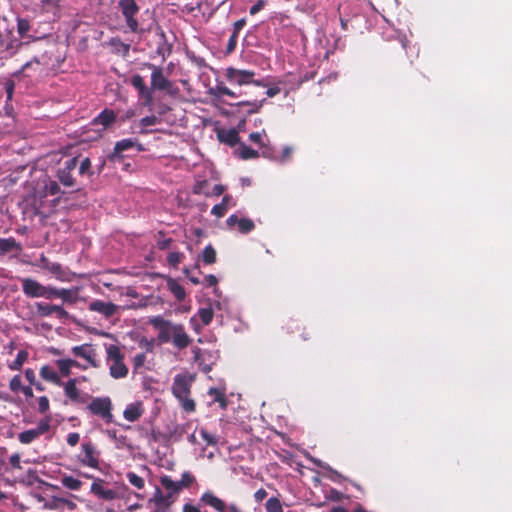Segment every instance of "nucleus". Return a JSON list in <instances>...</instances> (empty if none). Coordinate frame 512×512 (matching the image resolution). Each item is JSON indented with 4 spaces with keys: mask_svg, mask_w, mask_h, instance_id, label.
Instances as JSON below:
<instances>
[{
    "mask_svg": "<svg viewBox=\"0 0 512 512\" xmlns=\"http://www.w3.org/2000/svg\"><path fill=\"white\" fill-rule=\"evenodd\" d=\"M29 353L26 350H20L17 353L15 360L9 364V368L13 371L20 370L23 364L27 361Z\"/></svg>",
    "mask_w": 512,
    "mask_h": 512,
    "instance_id": "nucleus-33",
    "label": "nucleus"
},
{
    "mask_svg": "<svg viewBox=\"0 0 512 512\" xmlns=\"http://www.w3.org/2000/svg\"><path fill=\"white\" fill-rule=\"evenodd\" d=\"M22 387H23V385H22V381H21V376L20 375L13 376L9 383L10 390L14 393H18L19 391H21Z\"/></svg>",
    "mask_w": 512,
    "mask_h": 512,
    "instance_id": "nucleus-47",
    "label": "nucleus"
},
{
    "mask_svg": "<svg viewBox=\"0 0 512 512\" xmlns=\"http://www.w3.org/2000/svg\"><path fill=\"white\" fill-rule=\"evenodd\" d=\"M170 342H172L173 346L176 347L177 349L183 350L191 344L192 339L186 333L185 328L182 324H175V326H173V332L171 335Z\"/></svg>",
    "mask_w": 512,
    "mask_h": 512,
    "instance_id": "nucleus-15",
    "label": "nucleus"
},
{
    "mask_svg": "<svg viewBox=\"0 0 512 512\" xmlns=\"http://www.w3.org/2000/svg\"><path fill=\"white\" fill-rule=\"evenodd\" d=\"M200 435L203 438V440L207 443V445L214 446L217 444V438L213 434L209 433L207 430L202 428L200 430Z\"/></svg>",
    "mask_w": 512,
    "mask_h": 512,
    "instance_id": "nucleus-49",
    "label": "nucleus"
},
{
    "mask_svg": "<svg viewBox=\"0 0 512 512\" xmlns=\"http://www.w3.org/2000/svg\"><path fill=\"white\" fill-rule=\"evenodd\" d=\"M135 142L132 139H122L116 142L113 152L108 156L112 162L121 161L123 159L122 152L134 147Z\"/></svg>",
    "mask_w": 512,
    "mask_h": 512,
    "instance_id": "nucleus-19",
    "label": "nucleus"
},
{
    "mask_svg": "<svg viewBox=\"0 0 512 512\" xmlns=\"http://www.w3.org/2000/svg\"><path fill=\"white\" fill-rule=\"evenodd\" d=\"M86 409L94 416H98L104 420L105 423L109 424L113 422V404L112 400L108 396L103 397H92L90 403Z\"/></svg>",
    "mask_w": 512,
    "mask_h": 512,
    "instance_id": "nucleus-4",
    "label": "nucleus"
},
{
    "mask_svg": "<svg viewBox=\"0 0 512 512\" xmlns=\"http://www.w3.org/2000/svg\"><path fill=\"white\" fill-rule=\"evenodd\" d=\"M229 83L244 86L254 84L255 86H265L261 80H255V72L252 70H241L234 67H228L225 72Z\"/></svg>",
    "mask_w": 512,
    "mask_h": 512,
    "instance_id": "nucleus-6",
    "label": "nucleus"
},
{
    "mask_svg": "<svg viewBox=\"0 0 512 512\" xmlns=\"http://www.w3.org/2000/svg\"><path fill=\"white\" fill-rule=\"evenodd\" d=\"M144 413L143 403L138 401L126 406L123 417L130 422L137 421Z\"/></svg>",
    "mask_w": 512,
    "mask_h": 512,
    "instance_id": "nucleus-21",
    "label": "nucleus"
},
{
    "mask_svg": "<svg viewBox=\"0 0 512 512\" xmlns=\"http://www.w3.org/2000/svg\"><path fill=\"white\" fill-rule=\"evenodd\" d=\"M201 259L203 261L204 264L206 265H211V264H214L217 260V253H216V250L214 249V247L209 244L207 245L203 251H202V254H201Z\"/></svg>",
    "mask_w": 512,
    "mask_h": 512,
    "instance_id": "nucleus-29",
    "label": "nucleus"
},
{
    "mask_svg": "<svg viewBox=\"0 0 512 512\" xmlns=\"http://www.w3.org/2000/svg\"><path fill=\"white\" fill-rule=\"evenodd\" d=\"M72 353L76 357L85 359L91 367L98 368L100 366V363L97 360V353L92 347V344L86 343L79 346H74L72 348Z\"/></svg>",
    "mask_w": 512,
    "mask_h": 512,
    "instance_id": "nucleus-14",
    "label": "nucleus"
},
{
    "mask_svg": "<svg viewBox=\"0 0 512 512\" xmlns=\"http://www.w3.org/2000/svg\"><path fill=\"white\" fill-rule=\"evenodd\" d=\"M33 64L40 65L42 64V61L40 58L34 57L31 61L26 62L16 74L24 72L28 68L32 67Z\"/></svg>",
    "mask_w": 512,
    "mask_h": 512,
    "instance_id": "nucleus-61",
    "label": "nucleus"
},
{
    "mask_svg": "<svg viewBox=\"0 0 512 512\" xmlns=\"http://www.w3.org/2000/svg\"><path fill=\"white\" fill-rule=\"evenodd\" d=\"M265 101H266L265 98L262 100H253V101L246 100V101H240V102H237L235 104H230V105L237 106V107L247 106L248 107L247 113L254 114V113L259 112V110L261 109V107L263 106Z\"/></svg>",
    "mask_w": 512,
    "mask_h": 512,
    "instance_id": "nucleus-26",
    "label": "nucleus"
},
{
    "mask_svg": "<svg viewBox=\"0 0 512 512\" xmlns=\"http://www.w3.org/2000/svg\"><path fill=\"white\" fill-rule=\"evenodd\" d=\"M266 2L264 0H258L254 5H252L249 9V13L251 15H255L257 14L259 11H261L264 6H265Z\"/></svg>",
    "mask_w": 512,
    "mask_h": 512,
    "instance_id": "nucleus-59",
    "label": "nucleus"
},
{
    "mask_svg": "<svg viewBox=\"0 0 512 512\" xmlns=\"http://www.w3.org/2000/svg\"><path fill=\"white\" fill-rule=\"evenodd\" d=\"M208 185L207 180L198 181L194 184L192 191L195 195H205L208 197L210 196V192L207 190Z\"/></svg>",
    "mask_w": 512,
    "mask_h": 512,
    "instance_id": "nucleus-43",
    "label": "nucleus"
},
{
    "mask_svg": "<svg viewBox=\"0 0 512 512\" xmlns=\"http://www.w3.org/2000/svg\"><path fill=\"white\" fill-rule=\"evenodd\" d=\"M239 232L248 234L255 228L254 222L249 218H241L237 223Z\"/></svg>",
    "mask_w": 512,
    "mask_h": 512,
    "instance_id": "nucleus-39",
    "label": "nucleus"
},
{
    "mask_svg": "<svg viewBox=\"0 0 512 512\" xmlns=\"http://www.w3.org/2000/svg\"><path fill=\"white\" fill-rule=\"evenodd\" d=\"M117 119L116 113L111 109H104L92 121L93 125H101L103 129H107Z\"/></svg>",
    "mask_w": 512,
    "mask_h": 512,
    "instance_id": "nucleus-20",
    "label": "nucleus"
},
{
    "mask_svg": "<svg viewBox=\"0 0 512 512\" xmlns=\"http://www.w3.org/2000/svg\"><path fill=\"white\" fill-rule=\"evenodd\" d=\"M62 504H63V505H61L62 512H73L77 507L76 504L72 500L65 499V498H63Z\"/></svg>",
    "mask_w": 512,
    "mask_h": 512,
    "instance_id": "nucleus-58",
    "label": "nucleus"
},
{
    "mask_svg": "<svg viewBox=\"0 0 512 512\" xmlns=\"http://www.w3.org/2000/svg\"><path fill=\"white\" fill-rule=\"evenodd\" d=\"M52 416L46 415L38 421L35 428L25 430L18 434V441L28 445L36 441L40 436L48 433L51 429Z\"/></svg>",
    "mask_w": 512,
    "mask_h": 512,
    "instance_id": "nucleus-5",
    "label": "nucleus"
},
{
    "mask_svg": "<svg viewBox=\"0 0 512 512\" xmlns=\"http://www.w3.org/2000/svg\"><path fill=\"white\" fill-rule=\"evenodd\" d=\"M183 254L180 252H171L167 256L168 263L173 266L177 267V265L182 261Z\"/></svg>",
    "mask_w": 512,
    "mask_h": 512,
    "instance_id": "nucleus-48",
    "label": "nucleus"
},
{
    "mask_svg": "<svg viewBox=\"0 0 512 512\" xmlns=\"http://www.w3.org/2000/svg\"><path fill=\"white\" fill-rule=\"evenodd\" d=\"M200 502L211 507L216 512H244L236 503L227 505L224 500L211 491L204 492L200 497Z\"/></svg>",
    "mask_w": 512,
    "mask_h": 512,
    "instance_id": "nucleus-8",
    "label": "nucleus"
},
{
    "mask_svg": "<svg viewBox=\"0 0 512 512\" xmlns=\"http://www.w3.org/2000/svg\"><path fill=\"white\" fill-rule=\"evenodd\" d=\"M267 497V491L264 488L258 489L254 493V499L256 502H261Z\"/></svg>",
    "mask_w": 512,
    "mask_h": 512,
    "instance_id": "nucleus-64",
    "label": "nucleus"
},
{
    "mask_svg": "<svg viewBox=\"0 0 512 512\" xmlns=\"http://www.w3.org/2000/svg\"><path fill=\"white\" fill-rule=\"evenodd\" d=\"M149 323L159 331L157 339L160 343H168L171 341L173 326H175V324L164 319L162 316L150 318Z\"/></svg>",
    "mask_w": 512,
    "mask_h": 512,
    "instance_id": "nucleus-13",
    "label": "nucleus"
},
{
    "mask_svg": "<svg viewBox=\"0 0 512 512\" xmlns=\"http://www.w3.org/2000/svg\"><path fill=\"white\" fill-rule=\"evenodd\" d=\"M39 373L41 378L45 381L51 382L58 386L63 384L59 374L49 365L42 366Z\"/></svg>",
    "mask_w": 512,
    "mask_h": 512,
    "instance_id": "nucleus-23",
    "label": "nucleus"
},
{
    "mask_svg": "<svg viewBox=\"0 0 512 512\" xmlns=\"http://www.w3.org/2000/svg\"><path fill=\"white\" fill-rule=\"evenodd\" d=\"M266 512H284L281 501L277 497L269 498L265 503Z\"/></svg>",
    "mask_w": 512,
    "mask_h": 512,
    "instance_id": "nucleus-37",
    "label": "nucleus"
},
{
    "mask_svg": "<svg viewBox=\"0 0 512 512\" xmlns=\"http://www.w3.org/2000/svg\"><path fill=\"white\" fill-rule=\"evenodd\" d=\"M100 451L96 445L91 441H86L81 444V451L77 455V460L83 466L93 469H99L100 465Z\"/></svg>",
    "mask_w": 512,
    "mask_h": 512,
    "instance_id": "nucleus-7",
    "label": "nucleus"
},
{
    "mask_svg": "<svg viewBox=\"0 0 512 512\" xmlns=\"http://www.w3.org/2000/svg\"><path fill=\"white\" fill-rule=\"evenodd\" d=\"M143 66L152 71L150 82L152 89H154L155 91H169L172 88L173 84L164 75L162 67L156 66L149 62L144 63Z\"/></svg>",
    "mask_w": 512,
    "mask_h": 512,
    "instance_id": "nucleus-12",
    "label": "nucleus"
},
{
    "mask_svg": "<svg viewBox=\"0 0 512 512\" xmlns=\"http://www.w3.org/2000/svg\"><path fill=\"white\" fill-rule=\"evenodd\" d=\"M159 122V119L155 115L146 116L140 120L142 127L154 126Z\"/></svg>",
    "mask_w": 512,
    "mask_h": 512,
    "instance_id": "nucleus-52",
    "label": "nucleus"
},
{
    "mask_svg": "<svg viewBox=\"0 0 512 512\" xmlns=\"http://www.w3.org/2000/svg\"><path fill=\"white\" fill-rule=\"evenodd\" d=\"M208 394L213 397V401L219 403L220 407L225 409L227 407V399L224 392L217 388H210Z\"/></svg>",
    "mask_w": 512,
    "mask_h": 512,
    "instance_id": "nucleus-35",
    "label": "nucleus"
},
{
    "mask_svg": "<svg viewBox=\"0 0 512 512\" xmlns=\"http://www.w3.org/2000/svg\"><path fill=\"white\" fill-rule=\"evenodd\" d=\"M78 174L80 176H92L93 175V171H92V164H91V160L90 158L88 157H84L82 158L81 160L78 159Z\"/></svg>",
    "mask_w": 512,
    "mask_h": 512,
    "instance_id": "nucleus-32",
    "label": "nucleus"
},
{
    "mask_svg": "<svg viewBox=\"0 0 512 512\" xmlns=\"http://www.w3.org/2000/svg\"><path fill=\"white\" fill-rule=\"evenodd\" d=\"M218 139L220 142L225 143L231 147L235 146L239 143L240 137L238 134V131L234 128L228 129V130H220L217 133Z\"/></svg>",
    "mask_w": 512,
    "mask_h": 512,
    "instance_id": "nucleus-22",
    "label": "nucleus"
},
{
    "mask_svg": "<svg viewBox=\"0 0 512 512\" xmlns=\"http://www.w3.org/2000/svg\"><path fill=\"white\" fill-rule=\"evenodd\" d=\"M91 493L101 500L111 501L117 498V492L104 486V480L97 478L91 485Z\"/></svg>",
    "mask_w": 512,
    "mask_h": 512,
    "instance_id": "nucleus-16",
    "label": "nucleus"
},
{
    "mask_svg": "<svg viewBox=\"0 0 512 512\" xmlns=\"http://www.w3.org/2000/svg\"><path fill=\"white\" fill-rule=\"evenodd\" d=\"M195 482V477L190 472H184L181 476V480L178 481L180 491L183 488H189Z\"/></svg>",
    "mask_w": 512,
    "mask_h": 512,
    "instance_id": "nucleus-44",
    "label": "nucleus"
},
{
    "mask_svg": "<svg viewBox=\"0 0 512 512\" xmlns=\"http://www.w3.org/2000/svg\"><path fill=\"white\" fill-rule=\"evenodd\" d=\"M239 156L243 160H249L259 157L257 150H254L244 143L239 145Z\"/></svg>",
    "mask_w": 512,
    "mask_h": 512,
    "instance_id": "nucleus-34",
    "label": "nucleus"
},
{
    "mask_svg": "<svg viewBox=\"0 0 512 512\" xmlns=\"http://www.w3.org/2000/svg\"><path fill=\"white\" fill-rule=\"evenodd\" d=\"M211 94L214 95L215 97H220V96L225 95V96H229L232 98H236L241 95V94H237L236 92H234L233 90H231L230 88H228L227 86H225L222 83H219L214 88H212Z\"/></svg>",
    "mask_w": 512,
    "mask_h": 512,
    "instance_id": "nucleus-30",
    "label": "nucleus"
},
{
    "mask_svg": "<svg viewBox=\"0 0 512 512\" xmlns=\"http://www.w3.org/2000/svg\"><path fill=\"white\" fill-rule=\"evenodd\" d=\"M146 361V354L145 353H138L133 358V367L134 370H138L141 368Z\"/></svg>",
    "mask_w": 512,
    "mask_h": 512,
    "instance_id": "nucleus-51",
    "label": "nucleus"
},
{
    "mask_svg": "<svg viewBox=\"0 0 512 512\" xmlns=\"http://www.w3.org/2000/svg\"><path fill=\"white\" fill-rule=\"evenodd\" d=\"M195 376L191 374H177L172 384V394L181 404L182 409L187 413L195 412L196 403L190 397L192 383Z\"/></svg>",
    "mask_w": 512,
    "mask_h": 512,
    "instance_id": "nucleus-2",
    "label": "nucleus"
},
{
    "mask_svg": "<svg viewBox=\"0 0 512 512\" xmlns=\"http://www.w3.org/2000/svg\"><path fill=\"white\" fill-rule=\"evenodd\" d=\"M130 84L136 89V90H140L141 88H143L145 84L144 82V79L142 76H140L139 74H136L134 75L131 80H130Z\"/></svg>",
    "mask_w": 512,
    "mask_h": 512,
    "instance_id": "nucleus-54",
    "label": "nucleus"
},
{
    "mask_svg": "<svg viewBox=\"0 0 512 512\" xmlns=\"http://www.w3.org/2000/svg\"><path fill=\"white\" fill-rule=\"evenodd\" d=\"M56 365L62 376L67 377L70 375L71 368L73 367L71 359H58L56 360Z\"/></svg>",
    "mask_w": 512,
    "mask_h": 512,
    "instance_id": "nucleus-38",
    "label": "nucleus"
},
{
    "mask_svg": "<svg viewBox=\"0 0 512 512\" xmlns=\"http://www.w3.org/2000/svg\"><path fill=\"white\" fill-rule=\"evenodd\" d=\"M77 165L78 157H72L64 161L62 166L57 170V178L63 186L74 188L78 185L76 178L73 176Z\"/></svg>",
    "mask_w": 512,
    "mask_h": 512,
    "instance_id": "nucleus-9",
    "label": "nucleus"
},
{
    "mask_svg": "<svg viewBox=\"0 0 512 512\" xmlns=\"http://www.w3.org/2000/svg\"><path fill=\"white\" fill-rule=\"evenodd\" d=\"M238 36L237 34L235 33H232L229 37V40H228V43H227V47H226V52L228 54L232 53L236 46H237V39H238Z\"/></svg>",
    "mask_w": 512,
    "mask_h": 512,
    "instance_id": "nucleus-55",
    "label": "nucleus"
},
{
    "mask_svg": "<svg viewBox=\"0 0 512 512\" xmlns=\"http://www.w3.org/2000/svg\"><path fill=\"white\" fill-rule=\"evenodd\" d=\"M160 483L167 490L168 496L173 494H177L180 492V486L178 485V481H173L172 478L168 475H164L160 478Z\"/></svg>",
    "mask_w": 512,
    "mask_h": 512,
    "instance_id": "nucleus-27",
    "label": "nucleus"
},
{
    "mask_svg": "<svg viewBox=\"0 0 512 512\" xmlns=\"http://www.w3.org/2000/svg\"><path fill=\"white\" fill-rule=\"evenodd\" d=\"M80 435L77 432L69 433L67 436V444L70 446H76L79 443Z\"/></svg>",
    "mask_w": 512,
    "mask_h": 512,
    "instance_id": "nucleus-60",
    "label": "nucleus"
},
{
    "mask_svg": "<svg viewBox=\"0 0 512 512\" xmlns=\"http://www.w3.org/2000/svg\"><path fill=\"white\" fill-rule=\"evenodd\" d=\"M198 315L201 319V322L207 326L209 325L212 320H213V317H214V311L211 307H207V308H200L199 311H198Z\"/></svg>",
    "mask_w": 512,
    "mask_h": 512,
    "instance_id": "nucleus-40",
    "label": "nucleus"
},
{
    "mask_svg": "<svg viewBox=\"0 0 512 512\" xmlns=\"http://www.w3.org/2000/svg\"><path fill=\"white\" fill-rule=\"evenodd\" d=\"M118 307L112 302H104L102 300H94L89 304V310L93 312L100 313L104 315L106 318L112 317Z\"/></svg>",
    "mask_w": 512,
    "mask_h": 512,
    "instance_id": "nucleus-18",
    "label": "nucleus"
},
{
    "mask_svg": "<svg viewBox=\"0 0 512 512\" xmlns=\"http://www.w3.org/2000/svg\"><path fill=\"white\" fill-rule=\"evenodd\" d=\"M106 362L109 366V374L114 379H122L128 375V367L124 363V353L115 344L105 346Z\"/></svg>",
    "mask_w": 512,
    "mask_h": 512,
    "instance_id": "nucleus-3",
    "label": "nucleus"
},
{
    "mask_svg": "<svg viewBox=\"0 0 512 512\" xmlns=\"http://www.w3.org/2000/svg\"><path fill=\"white\" fill-rule=\"evenodd\" d=\"M63 502V498L62 497H53L47 504L46 506L50 509H56V510H60L62 509V504Z\"/></svg>",
    "mask_w": 512,
    "mask_h": 512,
    "instance_id": "nucleus-57",
    "label": "nucleus"
},
{
    "mask_svg": "<svg viewBox=\"0 0 512 512\" xmlns=\"http://www.w3.org/2000/svg\"><path fill=\"white\" fill-rule=\"evenodd\" d=\"M61 481L64 487L74 491L79 490L82 486V481L73 476H64Z\"/></svg>",
    "mask_w": 512,
    "mask_h": 512,
    "instance_id": "nucleus-36",
    "label": "nucleus"
},
{
    "mask_svg": "<svg viewBox=\"0 0 512 512\" xmlns=\"http://www.w3.org/2000/svg\"><path fill=\"white\" fill-rule=\"evenodd\" d=\"M118 6L121 10L123 17L125 18L127 27L132 32H137L139 28L138 20L136 15L140 11V7L135 0H119Z\"/></svg>",
    "mask_w": 512,
    "mask_h": 512,
    "instance_id": "nucleus-10",
    "label": "nucleus"
},
{
    "mask_svg": "<svg viewBox=\"0 0 512 512\" xmlns=\"http://www.w3.org/2000/svg\"><path fill=\"white\" fill-rule=\"evenodd\" d=\"M22 291L28 298H44L46 300L60 299L63 304L74 305L79 300V289L58 288L52 285H43L39 281L26 277L21 279Z\"/></svg>",
    "mask_w": 512,
    "mask_h": 512,
    "instance_id": "nucleus-1",
    "label": "nucleus"
},
{
    "mask_svg": "<svg viewBox=\"0 0 512 512\" xmlns=\"http://www.w3.org/2000/svg\"><path fill=\"white\" fill-rule=\"evenodd\" d=\"M9 463L13 469L20 470L21 467V456L19 453L12 454L9 458Z\"/></svg>",
    "mask_w": 512,
    "mask_h": 512,
    "instance_id": "nucleus-56",
    "label": "nucleus"
},
{
    "mask_svg": "<svg viewBox=\"0 0 512 512\" xmlns=\"http://www.w3.org/2000/svg\"><path fill=\"white\" fill-rule=\"evenodd\" d=\"M20 252L22 250V246L19 242H17L13 237L10 238H0V254H6L11 251Z\"/></svg>",
    "mask_w": 512,
    "mask_h": 512,
    "instance_id": "nucleus-25",
    "label": "nucleus"
},
{
    "mask_svg": "<svg viewBox=\"0 0 512 512\" xmlns=\"http://www.w3.org/2000/svg\"><path fill=\"white\" fill-rule=\"evenodd\" d=\"M30 31V23L28 20L20 18L17 21V32L18 34L24 38L28 32Z\"/></svg>",
    "mask_w": 512,
    "mask_h": 512,
    "instance_id": "nucleus-45",
    "label": "nucleus"
},
{
    "mask_svg": "<svg viewBox=\"0 0 512 512\" xmlns=\"http://www.w3.org/2000/svg\"><path fill=\"white\" fill-rule=\"evenodd\" d=\"M226 212L227 207H224V204L221 203L214 205V207L211 210V214L218 218L223 217L226 214Z\"/></svg>",
    "mask_w": 512,
    "mask_h": 512,
    "instance_id": "nucleus-53",
    "label": "nucleus"
},
{
    "mask_svg": "<svg viewBox=\"0 0 512 512\" xmlns=\"http://www.w3.org/2000/svg\"><path fill=\"white\" fill-rule=\"evenodd\" d=\"M46 270L53 274L55 278L59 281L66 282L69 281L68 272L63 268V266L58 262H52L46 264Z\"/></svg>",
    "mask_w": 512,
    "mask_h": 512,
    "instance_id": "nucleus-24",
    "label": "nucleus"
},
{
    "mask_svg": "<svg viewBox=\"0 0 512 512\" xmlns=\"http://www.w3.org/2000/svg\"><path fill=\"white\" fill-rule=\"evenodd\" d=\"M15 83L12 80H8L5 83V92L7 94V100H11L14 93Z\"/></svg>",
    "mask_w": 512,
    "mask_h": 512,
    "instance_id": "nucleus-62",
    "label": "nucleus"
},
{
    "mask_svg": "<svg viewBox=\"0 0 512 512\" xmlns=\"http://www.w3.org/2000/svg\"><path fill=\"white\" fill-rule=\"evenodd\" d=\"M126 478L129 481V483L132 486L136 487L137 489H143L144 486H145L144 479L141 476H139L136 473H134V472H128L126 474Z\"/></svg>",
    "mask_w": 512,
    "mask_h": 512,
    "instance_id": "nucleus-42",
    "label": "nucleus"
},
{
    "mask_svg": "<svg viewBox=\"0 0 512 512\" xmlns=\"http://www.w3.org/2000/svg\"><path fill=\"white\" fill-rule=\"evenodd\" d=\"M246 25V20L244 18L237 20L233 25V32L237 35H239L240 31L243 29V27Z\"/></svg>",
    "mask_w": 512,
    "mask_h": 512,
    "instance_id": "nucleus-63",
    "label": "nucleus"
},
{
    "mask_svg": "<svg viewBox=\"0 0 512 512\" xmlns=\"http://www.w3.org/2000/svg\"><path fill=\"white\" fill-rule=\"evenodd\" d=\"M64 392L67 398L73 403H85L86 399L90 397L88 394L82 395L77 387L76 379H69L64 384Z\"/></svg>",
    "mask_w": 512,
    "mask_h": 512,
    "instance_id": "nucleus-17",
    "label": "nucleus"
},
{
    "mask_svg": "<svg viewBox=\"0 0 512 512\" xmlns=\"http://www.w3.org/2000/svg\"><path fill=\"white\" fill-rule=\"evenodd\" d=\"M50 410V402L47 396H41L38 398V412L40 414L50 415L48 412Z\"/></svg>",
    "mask_w": 512,
    "mask_h": 512,
    "instance_id": "nucleus-46",
    "label": "nucleus"
},
{
    "mask_svg": "<svg viewBox=\"0 0 512 512\" xmlns=\"http://www.w3.org/2000/svg\"><path fill=\"white\" fill-rule=\"evenodd\" d=\"M168 289L176 297L178 301H182L186 297L185 289L176 280L169 279L167 282Z\"/></svg>",
    "mask_w": 512,
    "mask_h": 512,
    "instance_id": "nucleus-28",
    "label": "nucleus"
},
{
    "mask_svg": "<svg viewBox=\"0 0 512 512\" xmlns=\"http://www.w3.org/2000/svg\"><path fill=\"white\" fill-rule=\"evenodd\" d=\"M109 45L114 48L117 53H121L123 56L128 55L130 51V45L122 42L119 37H113L109 41Z\"/></svg>",
    "mask_w": 512,
    "mask_h": 512,
    "instance_id": "nucleus-31",
    "label": "nucleus"
},
{
    "mask_svg": "<svg viewBox=\"0 0 512 512\" xmlns=\"http://www.w3.org/2000/svg\"><path fill=\"white\" fill-rule=\"evenodd\" d=\"M45 191L48 195L54 196L60 193V186L56 181H50L46 184Z\"/></svg>",
    "mask_w": 512,
    "mask_h": 512,
    "instance_id": "nucleus-50",
    "label": "nucleus"
},
{
    "mask_svg": "<svg viewBox=\"0 0 512 512\" xmlns=\"http://www.w3.org/2000/svg\"><path fill=\"white\" fill-rule=\"evenodd\" d=\"M63 303L54 304L47 302H37L35 303L36 312L40 317H51L53 315L56 316L59 320H68L71 318L70 313L64 308Z\"/></svg>",
    "mask_w": 512,
    "mask_h": 512,
    "instance_id": "nucleus-11",
    "label": "nucleus"
},
{
    "mask_svg": "<svg viewBox=\"0 0 512 512\" xmlns=\"http://www.w3.org/2000/svg\"><path fill=\"white\" fill-rule=\"evenodd\" d=\"M139 97L144 100V105L148 106L153 102V91L152 87L148 88L146 85L143 86L140 90H137Z\"/></svg>",
    "mask_w": 512,
    "mask_h": 512,
    "instance_id": "nucleus-41",
    "label": "nucleus"
}]
</instances>
